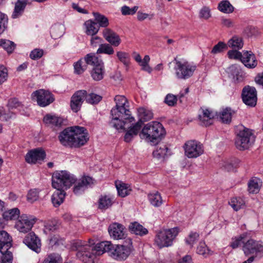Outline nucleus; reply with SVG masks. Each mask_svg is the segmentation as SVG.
I'll return each instance as SVG.
<instances>
[{
    "label": "nucleus",
    "mask_w": 263,
    "mask_h": 263,
    "mask_svg": "<svg viewBox=\"0 0 263 263\" xmlns=\"http://www.w3.org/2000/svg\"><path fill=\"white\" fill-rule=\"evenodd\" d=\"M110 243V241H102L91 246L90 242L87 243L79 240L73 243L72 248L78 251L76 255L80 260L85 263H91L97 256L106 252L108 254Z\"/></svg>",
    "instance_id": "f257e3e1"
},
{
    "label": "nucleus",
    "mask_w": 263,
    "mask_h": 263,
    "mask_svg": "<svg viewBox=\"0 0 263 263\" xmlns=\"http://www.w3.org/2000/svg\"><path fill=\"white\" fill-rule=\"evenodd\" d=\"M114 100L116 106L110 111L112 119L109 125L117 129H123L125 123L134 122L135 118L131 116L129 102L124 96L117 95Z\"/></svg>",
    "instance_id": "f03ea898"
},
{
    "label": "nucleus",
    "mask_w": 263,
    "mask_h": 263,
    "mask_svg": "<svg viewBox=\"0 0 263 263\" xmlns=\"http://www.w3.org/2000/svg\"><path fill=\"white\" fill-rule=\"evenodd\" d=\"M74 181V178L66 171H57L53 173L52 185L57 190L51 197V201L54 206H59L63 202L65 196L64 189L69 188Z\"/></svg>",
    "instance_id": "7ed1b4c3"
},
{
    "label": "nucleus",
    "mask_w": 263,
    "mask_h": 263,
    "mask_svg": "<svg viewBox=\"0 0 263 263\" xmlns=\"http://www.w3.org/2000/svg\"><path fill=\"white\" fill-rule=\"evenodd\" d=\"M84 127L73 126L65 129L61 133L59 139L61 144L70 147H80L88 140V133Z\"/></svg>",
    "instance_id": "20e7f679"
},
{
    "label": "nucleus",
    "mask_w": 263,
    "mask_h": 263,
    "mask_svg": "<svg viewBox=\"0 0 263 263\" xmlns=\"http://www.w3.org/2000/svg\"><path fill=\"white\" fill-rule=\"evenodd\" d=\"M138 121L128 127L124 136L126 142H130L138 134L141 139H148V125L144 123L148 120V112L146 108L140 107L138 109Z\"/></svg>",
    "instance_id": "39448f33"
},
{
    "label": "nucleus",
    "mask_w": 263,
    "mask_h": 263,
    "mask_svg": "<svg viewBox=\"0 0 263 263\" xmlns=\"http://www.w3.org/2000/svg\"><path fill=\"white\" fill-rule=\"evenodd\" d=\"M133 250L132 240L128 238L123 245H114L111 242L108 256L117 261H124L130 255Z\"/></svg>",
    "instance_id": "423d86ee"
},
{
    "label": "nucleus",
    "mask_w": 263,
    "mask_h": 263,
    "mask_svg": "<svg viewBox=\"0 0 263 263\" xmlns=\"http://www.w3.org/2000/svg\"><path fill=\"white\" fill-rule=\"evenodd\" d=\"M174 70L176 78L185 80L191 78L197 69V65L186 60H174Z\"/></svg>",
    "instance_id": "0eeeda50"
},
{
    "label": "nucleus",
    "mask_w": 263,
    "mask_h": 263,
    "mask_svg": "<svg viewBox=\"0 0 263 263\" xmlns=\"http://www.w3.org/2000/svg\"><path fill=\"white\" fill-rule=\"evenodd\" d=\"M255 136L252 131L242 125L238 126L235 139V145L240 151L247 149L253 144Z\"/></svg>",
    "instance_id": "6e6552de"
},
{
    "label": "nucleus",
    "mask_w": 263,
    "mask_h": 263,
    "mask_svg": "<svg viewBox=\"0 0 263 263\" xmlns=\"http://www.w3.org/2000/svg\"><path fill=\"white\" fill-rule=\"evenodd\" d=\"M178 233L179 229L177 227L161 230L156 234L155 243L160 249L171 246Z\"/></svg>",
    "instance_id": "1a4fd4ad"
},
{
    "label": "nucleus",
    "mask_w": 263,
    "mask_h": 263,
    "mask_svg": "<svg viewBox=\"0 0 263 263\" xmlns=\"http://www.w3.org/2000/svg\"><path fill=\"white\" fill-rule=\"evenodd\" d=\"M149 142L153 145L160 143L166 134L162 124L157 121L149 123Z\"/></svg>",
    "instance_id": "9d476101"
},
{
    "label": "nucleus",
    "mask_w": 263,
    "mask_h": 263,
    "mask_svg": "<svg viewBox=\"0 0 263 263\" xmlns=\"http://www.w3.org/2000/svg\"><path fill=\"white\" fill-rule=\"evenodd\" d=\"M36 220L33 216L23 214L16 221L14 228L20 233H27L31 230Z\"/></svg>",
    "instance_id": "9b49d317"
},
{
    "label": "nucleus",
    "mask_w": 263,
    "mask_h": 263,
    "mask_svg": "<svg viewBox=\"0 0 263 263\" xmlns=\"http://www.w3.org/2000/svg\"><path fill=\"white\" fill-rule=\"evenodd\" d=\"M185 155L189 158H196L201 156L204 152L201 143L196 140H189L184 144Z\"/></svg>",
    "instance_id": "f8f14e48"
},
{
    "label": "nucleus",
    "mask_w": 263,
    "mask_h": 263,
    "mask_svg": "<svg viewBox=\"0 0 263 263\" xmlns=\"http://www.w3.org/2000/svg\"><path fill=\"white\" fill-rule=\"evenodd\" d=\"M31 99L33 101L36 102L37 105L41 107H46L54 100L51 93L42 89L33 92L31 94Z\"/></svg>",
    "instance_id": "ddd939ff"
},
{
    "label": "nucleus",
    "mask_w": 263,
    "mask_h": 263,
    "mask_svg": "<svg viewBox=\"0 0 263 263\" xmlns=\"http://www.w3.org/2000/svg\"><path fill=\"white\" fill-rule=\"evenodd\" d=\"M70 175L74 178V181L71 183V185L74 184L73 187V192L76 195H80L83 194L85 190L94 183V180L92 177L84 176L79 179L72 174Z\"/></svg>",
    "instance_id": "4468645a"
},
{
    "label": "nucleus",
    "mask_w": 263,
    "mask_h": 263,
    "mask_svg": "<svg viewBox=\"0 0 263 263\" xmlns=\"http://www.w3.org/2000/svg\"><path fill=\"white\" fill-rule=\"evenodd\" d=\"M241 98L243 102L250 107H254L257 102V91L255 87L249 85L242 90Z\"/></svg>",
    "instance_id": "2eb2a0df"
},
{
    "label": "nucleus",
    "mask_w": 263,
    "mask_h": 263,
    "mask_svg": "<svg viewBox=\"0 0 263 263\" xmlns=\"http://www.w3.org/2000/svg\"><path fill=\"white\" fill-rule=\"evenodd\" d=\"M30 249L39 253L41 250V242L40 239L33 232L26 235L23 241Z\"/></svg>",
    "instance_id": "dca6fc26"
},
{
    "label": "nucleus",
    "mask_w": 263,
    "mask_h": 263,
    "mask_svg": "<svg viewBox=\"0 0 263 263\" xmlns=\"http://www.w3.org/2000/svg\"><path fill=\"white\" fill-rule=\"evenodd\" d=\"M243 251L246 255L253 253H263L262 242L250 239L243 246Z\"/></svg>",
    "instance_id": "f3484780"
},
{
    "label": "nucleus",
    "mask_w": 263,
    "mask_h": 263,
    "mask_svg": "<svg viewBox=\"0 0 263 263\" xmlns=\"http://www.w3.org/2000/svg\"><path fill=\"white\" fill-rule=\"evenodd\" d=\"M86 93V90H80L72 95L71 98L70 107L73 111L77 112L80 109Z\"/></svg>",
    "instance_id": "a211bd4d"
},
{
    "label": "nucleus",
    "mask_w": 263,
    "mask_h": 263,
    "mask_svg": "<svg viewBox=\"0 0 263 263\" xmlns=\"http://www.w3.org/2000/svg\"><path fill=\"white\" fill-rule=\"evenodd\" d=\"M45 157V151L41 148H37L28 152L26 155L25 160L28 163L34 164L39 161L44 160Z\"/></svg>",
    "instance_id": "6ab92c4d"
},
{
    "label": "nucleus",
    "mask_w": 263,
    "mask_h": 263,
    "mask_svg": "<svg viewBox=\"0 0 263 263\" xmlns=\"http://www.w3.org/2000/svg\"><path fill=\"white\" fill-rule=\"evenodd\" d=\"M102 35L106 41L112 46L118 47L121 43L119 35L110 28H107L103 29Z\"/></svg>",
    "instance_id": "aec40b11"
},
{
    "label": "nucleus",
    "mask_w": 263,
    "mask_h": 263,
    "mask_svg": "<svg viewBox=\"0 0 263 263\" xmlns=\"http://www.w3.org/2000/svg\"><path fill=\"white\" fill-rule=\"evenodd\" d=\"M108 232L111 237L114 239H121L125 238L124 227L123 225L115 222L108 227Z\"/></svg>",
    "instance_id": "412c9836"
},
{
    "label": "nucleus",
    "mask_w": 263,
    "mask_h": 263,
    "mask_svg": "<svg viewBox=\"0 0 263 263\" xmlns=\"http://www.w3.org/2000/svg\"><path fill=\"white\" fill-rule=\"evenodd\" d=\"M201 113L199 115V119L202 125L205 126H209L213 123V119L215 114L208 108L201 107Z\"/></svg>",
    "instance_id": "4be33fe9"
},
{
    "label": "nucleus",
    "mask_w": 263,
    "mask_h": 263,
    "mask_svg": "<svg viewBox=\"0 0 263 263\" xmlns=\"http://www.w3.org/2000/svg\"><path fill=\"white\" fill-rule=\"evenodd\" d=\"M229 77L232 78L235 83L242 82L245 77V74L237 65H232L227 69Z\"/></svg>",
    "instance_id": "5701e85b"
},
{
    "label": "nucleus",
    "mask_w": 263,
    "mask_h": 263,
    "mask_svg": "<svg viewBox=\"0 0 263 263\" xmlns=\"http://www.w3.org/2000/svg\"><path fill=\"white\" fill-rule=\"evenodd\" d=\"M241 62L246 67L250 69L254 68L257 65V61L256 60V57L250 51H243Z\"/></svg>",
    "instance_id": "b1692460"
},
{
    "label": "nucleus",
    "mask_w": 263,
    "mask_h": 263,
    "mask_svg": "<svg viewBox=\"0 0 263 263\" xmlns=\"http://www.w3.org/2000/svg\"><path fill=\"white\" fill-rule=\"evenodd\" d=\"M12 238L5 231H0V252L3 253L11 247Z\"/></svg>",
    "instance_id": "393cba45"
},
{
    "label": "nucleus",
    "mask_w": 263,
    "mask_h": 263,
    "mask_svg": "<svg viewBox=\"0 0 263 263\" xmlns=\"http://www.w3.org/2000/svg\"><path fill=\"white\" fill-rule=\"evenodd\" d=\"M153 152V156L154 158L163 161L167 156L168 148L166 144L163 143H159Z\"/></svg>",
    "instance_id": "a878e982"
},
{
    "label": "nucleus",
    "mask_w": 263,
    "mask_h": 263,
    "mask_svg": "<svg viewBox=\"0 0 263 263\" xmlns=\"http://www.w3.org/2000/svg\"><path fill=\"white\" fill-rule=\"evenodd\" d=\"M115 202L114 197L110 195H101L98 201V209L106 210L110 208Z\"/></svg>",
    "instance_id": "bb28decb"
},
{
    "label": "nucleus",
    "mask_w": 263,
    "mask_h": 263,
    "mask_svg": "<svg viewBox=\"0 0 263 263\" xmlns=\"http://www.w3.org/2000/svg\"><path fill=\"white\" fill-rule=\"evenodd\" d=\"M43 121L51 127H58L63 124V119L55 115L47 114L44 116Z\"/></svg>",
    "instance_id": "cd10ccee"
},
{
    "label": "nucleus",
    "mask_w": 263,
    "mask_h": 263,
    "mask_svg": "<svg viewBox=\"0 0 263 263\" xmlns=\"http://www.w3.org/2000/svg\"><path fill=\"white\" fill-rule=\"evenodd\" d=\"M262 185L261 181L258 178H251L248 183V190L250 194H257Z\"/></svg>",
    "instance_id": "c85d7f7f"
},
{
    "label": "nucleus",
    "mask_w": 263,
    "mask_h": 263,
    "mask_svg": "<svg viewBox=\"0 0 263 263\" xmlns=\"http://www.w3.org/2000/svg\"><path fill=\"white\" fill-rule=\"evenodd\" d=\"M85 32L88 35L93 36L96 34L99 30V27L97 23L92 20H89L84 23Z\"/></svg>",
    "instance_id": "c756f323"
},
{
    "label": "nucleus",
    "mask_w": 263,
    "mask_h": 263,
    "mask_svg": "<svg viewBox=\"0 0 263 263\" xmlns=\"http://www.w3.org/2000/svg\"><path fill=\"white\" fill-rule=\"evenodd\" d=\"M27 0H17L15 3L14 9L12 14L13 18H16L21 16L27 5Z\"/></svg>",
    "instance_id": "7c9ffc66"
},
{
    "label": "nucleus",
    "mask_w": 263,
    "mask_h": 263,
    "mask_svg": "<svg viewBox=\"0 0 263 263\" xmlns=\"http://www.w3.org/2000/svg\"><path fill=\"white\" fill-rule=\"evenodd\" d=\"M20 214V210L18 208H13L5 211L3 213V218L5 221L13 220L18 219Z\"/></svg>",
    "instance_id": "2f4dec72"
},
{
    "label": "nucleus",
    "mask_w": 263,
    "mask_h": 263,
    "mask_svg": "<svg viewBox=\"0 0 263 263\" xmlns=\"http://www.w3.org/2000/svg\"><path fill=\"white\" fill-rule=\"evenodd\" d=\"M115 185L120 196L124 197L129 194L131 189L128 184L121 181H116Z\"/></svg>",
    "instance_id": "473e14b6"
},
{
    "label": "nucleus",
    "mask_w": 263,
    "mask_h": 263,
    "mask_svg": "<svg viewBox=\"0 0 263 263\" xmlns=\"http://www.w3.org/2000/svg\"><path fill=\"white\" fill-rule=\"evenodd\" d=\"M129 230L133 233L136 235H143L147 233L146 229L137 222H134L129 226Z\"/></svg>",
    "instance_id": "72a5a7b5"
},
{
    "label": "nucleus",
    "mask_w": 263,
    "mask_h": 263,
    "mask_svg": "<svg viewBox=\"0 0 263 263\" xmlns=\"http://www.w3.org/2000/svg\"><path fill=\"white\" fill-rule=\"evenodd\" d=\"M104 73L103 63H101L100 65L93 68L91 74L94 80L100 81L103 79Z\"/></svg>",
    "instance_id": "f704fd0d"
},
{
    "label": "nucleus",
    "mask_w": 263,
    "mask_h": 263,
    "mask_svg": "<svg viewBox=\"0 0 263 263\" xmlns=\"http://www.w3.org/2000/svg\"><path fill=\"white\" fill-rule=\"evenodd\" d=\"M86 65H90L93 67L100 65L101 63H103L102 60L98 59V57L94 53H88L84 58Z\"/></svg>",
    "instance_id": "c9c22d12"
},
{
    "label": "nucleus",
    "mask_w": 263,
    "mask_h": 263,
    "mask_svg": "<svg viewBox=\"0 0 263 263\" xmlns=\"http://www.w3.org/2000/svg\"><path fill=\"white\" fill-rule=\"evenodd\" d=\"M93 15L97 24H98L99 27H106L109 25V21L107 17L98 12H93Z\"/></svg>",
    "instance_id": "e433bc0d"
},
{
    "label": "nucleus",
    "mask_w": 263,
    "mask_h": 263,
    "mask_svg": "<svg viewBox=\"0 0 263 263\" xmlns=\"http://www.w3.org/2000/svg\"><path fill=\"white\" fill-rule=\"evenodd\" d=\"M229 47L234 49H240L242 48L243 42L242 39L238 36H234L228 42Z\"/></svg>",
    "instance_id": "4c0bfd02"
},
{
    "label": "nucleus",
    "mask_w": 263,
    "mask_h": 263,
    "mask_svg": "<svg viewBox=\"0 0 263 263\" xmlns=\"http://www.w3.org/2000/svg\"><path fill=\"white\" fill-rule=\"evenodd\" d=\"M229 203L236 211H238L245 206V201L240 197L232 198Z\"/></svg>",
    "instance_id": "58836bf2"
},
{
    "label": "nucleus",
    "mask_w": 263,
    "mask_h": 263,
    "mask_svg": "<svg viewBox=\"0 0 263 263\" xmlns=\"http://www.w3.org/2000/svg\"><path fill=\"white\" fill-rule=\"evenodd\" d=\"M218 10L224 13H231L234 11V8L228 0L220 2L218 7Z\"/></svg>",
    "instance_id": "ea45409f"
},
{
    "label": "nucleus",
    "mask_w": 263,
    "mask_h": 263,
    "mask_svg": "<svg viewBox=\"0 0 263 263\" xmlns=\"http://www.w3.org/2000/svg\"><path fill=\"white\" fill-rule=\"evenodd\" d=\"M149 201L155 207L160 206L163 202L161 196L158 192L149 194Z\"/></svg>",
    "instance_id": "a19ab883"
},
{
    "label": "nucleus",
    "mask_w": 263,
    "mask_h": 263,
    "mask_svg": "<svg viewBox=\"0 0 263 263\" xmlns=\"http://www.w3.org/2000/svg\"><path fill=\"white\" fill-rule=\"evenodd\" d=\"M234 112L230 108L227 107L221 111L220 118L223 123H229L231 121L232 116Z\"/></svg>",
    "instance_id": "79ce46f5"
},
{
    "label": "nucleus",
    "mask_w": 263,
    "mask_h": 263,
    "mask_svg": "<svg viewBox=\"0 0 263 263\" xmlns=\"http://www.w3.org/2000/svg\"><path fill=\"white\" fill-rule=\"evenodd\" d=\"M97 53L112 55L114 53V50L112 45L108 43H104L100 45L97 51Z\"/></svg>",
    "instance_id": "37998d69"
},
{
    "label": "nucleus",
    "mask_w": 263,
    "mask_h": 263,
    "mask_svg": "<svg viewBox=\"0 0 263 263\" xmlns=\"http://www.w3.org/2000/svg\"><path fill=\"white\" fill-rule=\"evenodd\" d=\"M73 66L74 72L78 74L83 73L87 68L83 59H81L78 61L74 63Z\"/></svg>",
    "instance_id": "c03bdc74"
},
{
    "label": "nucleus",
    "mask_w": 263,
    "mask_h": 263,
    "mask_svg": "<svg viewBox=\"0 0 263 263\" xmlns=\"http://www.w3.org/2000/svg\"><path fill=\"white\" fill-rule=\"evenodd\" d=\"M0 46L2 47L8 53H10L14 50L15 45L9 40L6 39L0 40Z\"/></svg>",
    "instance_id": "a18cd8bd"
},
{
    "label": "nucleus",
    "mask_w": 263,
    "mask_h": 263,
    "mask_svg": "<svg viewBox=\"0 0 263 263\" xmlns=\"http://www.w3.org/2000/svg\"><path fill=\"white\" fill-rule=\"evenodd\" d=\"M59 222L56 220L48 221L45 224L44 231L46 234L53 232L59 229Z\"/></svg>",
    "instance_id": "49530a36"
},
{
    "label": "nucleus",
    "mask_w": 263,
    "mask_h": 263,
    "mask_svg": "<svg viewBox=\"0 0 263 263\" xmlns=\"http://www.w3.org/2000/svg\"><path fill=\"white\" fill-rule=\"evenodd\" d=\"M199 238V234L197 232H191L185 239L186 245L193 247L194 245L197 241Z\"/></svg>",
    "instance_id": "de8ad7c7"
},
{
    "label": "nucleus",
    "mask_w": 263,
    "mask_h": 263,
    "mask_svg": "<svg viewBox=\"0 0 263 263\" xmlns=\"http://www.w3.org/2000/svg\"><path fill=\"white\" fill-rule=\"evenodd\" d=\"M102 97L101 96L94 93L86 94L85 97L86 101L91 104L98 103L102 100Z\"/></svg>",
    "instance_id": "09e8293b"
},
{
    "label": "nucleus",
    "mask_w": 263,
    "mask_h": 263,
    "mask_svg": "<svg viewBox=\"0 0 263 263\" xmlns=\"http://www.w3.org/2000/svg\"><path fill=\"white\" fill-rule=\"evenodd\" d=\"M246 237L247 234L243 233L240 235L238 237L233 238L230 245L231 247L233 249H236L238 248L241 243H243L244 244L245 243V240L246 239Z\"/></svg>",
    "instance_id": "8fccbe9b"
},
{
    "label": "nucleus",
    "mask_w": 263,
    "mask_h": 263,
    "mask_svg": "<svg viewBox=\"0 0 263 263\" xmlns=\"http://www.w3.org/2000/svg\"><path fill=\"white\" fill-rule=\"evenodd\" d=\"M134 59L141 66L142 69L148 71V55H145L144 59L142 60L140 54H137L135 56Z\"/></svg>",
    "instance_id": "3c124183"
},
{
    "label": "nucleus",
    "mask_w": 263,
    "mask_h": 263,
    "mask_svg": "<svg viewBox=\"0 0 263 263\" xmlns=\"http://www.w3.org/2000/svg\"><path fill=\"white\" fill-rule=\"evenodd\" d=\"M50 34L54 39H57L63 35V27L59 25H55L51 28Z\"/></svg>",
    "instance_id": "603ef678"
},
{
    "label": "nucleus",
    "mask_w": 263,
    "mask_h": 263,
    "mask_svg": "<svg viewBox=\"0 0 263 263\" xmlns=\"http://www.w3.org/2000/svg\"><path fill=\"white\" fill-rule=\"evenodd\" d=\"M196 252L198 254L205 256V257L211 254L210 251L204 242H200L197 248Z\"/></svg>",
    "instance_id": "864d4df0"
},
{
    "label": "nucleus",
    "mask_w": 263,
    "mask_h": 263,
    "mask_svg": "<svg viewBox=\"0 0 263 263\" xmlns=\"http://www.w3.org/2000/svg\"><path fill=\"white\" fill-rule=\"evenodd\" d=\"M117 57L119 60L125 65L127 66L129 64V55L127 52L118 51L117 52Z\"/></svg>",
    "instance_id": "5fc2aeb1"
},
{
    "label": "nucleus",
    "mask_w": 263,
    "mask_h": 263,
    "mask_svg": "<svg viewBox=\"0 0 263 263\" xmlns=\"http://www.w3.org/2000/svg\"><path fill=\"white\" fill-rule=\"evenodd\" d=\"M227 48L226 44L222 42H219L215 45L211 50L212 54H215L222 52L224 50Z\"/></svg>",
    "instance_id": "6e6d98bb"
},
{
    "label": "nucleus",
    "mask_w": 263,
    "mask_h": 263,
    "mask_svg": "<svg viewBox=\"0 0 263 263\" xmlns=\"http://www.w3.org/2000/svg\"><path fill=\"white\" fill-rule=\"evenodd\" d=\"M8 24L7 16L0 12V34L6 29Z\"/></svg>",
    "instance_id": "4d7b16f0"
},
{
    "label": "nucleus",
    "mask_w": 263,
    "mask_h": 263,
    "mask_svg": "<svg viewBox=\"0 0 263 263\" xmlns=\"http://www.w3.org/2000/svg\"><path fill=\"white\" fill-rule=\"evenodd\" d=\"M138 9V6H134L130 8L125 5L121 7V11L123 15H133L137 12Z\"/></svg>",
    "instance_id": "13d9d810"
},
{
    "label": "nucleus",
    "mask_w": 263,
    "mask_h": 263,
    "mask_svg": "<svg viewBox=\"0 0 263 263\" xmlns=\"http://www.w3.org/2000/svg\"><path fill=\"white\" fill-rule=\"evenodd\" d=\"M43 263H61V257L58 254H52L48 255Z\"/></svg>",
    "instance_id": "bf43d9fd"
},
{
    "label": "nucleus",
    "mask_w": 263,
    "mask_h": 263,
    "mask_svg": "<svg viewBox=\"0 0 263 263\" xmlns=\"http://www.w3.org/2000/svg\"><path fill=\"white\" fill-rule=\"evenodd\" d=\"M8 77V70L5 66L0 65V85L7 80Z\"/></svg>",
    "instance_id": "052dcab7"
},
{
    "label": "nucleus",
    "mask_w": 263,
    "mask_h": 263,
    "mask_svg": "<svg viewBox=\"0 0 263 263\" xmlns=\"http://www.w3.org/2000/svg\"><path fill=\"white\" fill-rule=\"evenodd\" d=\"M1 257V263H12L13 260L12 254L8 250L5 251Z\"/></svg>",
    "instance_id": "680f3d73"
},
{
    "label": "nucleus",
    "mask_w": 263,
    "mask_h": 263,
    "mask_svg": "<svg viewBox=\"0 0 263 263\" xmlns=\"http://www.w3.org/2000/svg\"><path fill=\"white\" fill-rule=\"evenodd\" d=\"M228 55L229 58L231 59H237L240 60L241 61L243 54L236 49H235L229 51L228 52Z\"/></svg>",
    "instance_id": "e2e57ef3"
},
{
    "label": "nucleus",
    "mask_w": 263,
    "mask_h": 263,
    "mask_svg": "<svg viewBox=\"0 0 263 263\" xmlns=\"http://www.w3.org/2000/svg\"><path fill=\"white\" fill-rule=\"evenodd\" d=\"M39 198V192L36 189L31 190L28 193L27 200L30 202H33Z\"/></svg>",
    "instance_id": "0e129e2a"
},
{
    "label": "nucleus",
    "mask_w": 263,
    "mask_h": 263,
    "mask_svg": "<svg viewBox=\"0 0 263 263\" xmlns=\"http://www.w3.org/2000/svg\"><path fill=\"white\" fill-rule=\"evenodd\" d=\"M44 51L42 49H35L33 50L30 54V57L33 60L40 59L43 55Z\"/></svg>",
    "instance_id": "69168bd1"
},
{
    "label": "nucleus",
    "mask_w": 263,
    "mask_h": 263,
    "mask_svg": "<svg viewBox=\"0 0 263 263\" xmlns=\"http://www.w3.org/2000/svg\"><path fill=\"white\" fill-rule=\"evenodd\" d=\"M210 9L208 7H203L200 11L199 16L201 18L208 20L211 17Z\"/></svg>",
    "instance_id": "338daca9"
},
{
    "label": "nucleus",
    "mask_w": 263,
    "mask_h": 263,
    "mask_svg": "<svg viewBox=\"0 0 263 263\" xmlns=\"http://www.w3.org/2000/svg\"><path fill=\"white\" fill-rule=\"evenodd\" d=\"M8 106L9 109L17 108L22 107V105L16 98H12L9 100Z\"/></svg>",
    "instance_id": "774afa93"
}]
</instances>
